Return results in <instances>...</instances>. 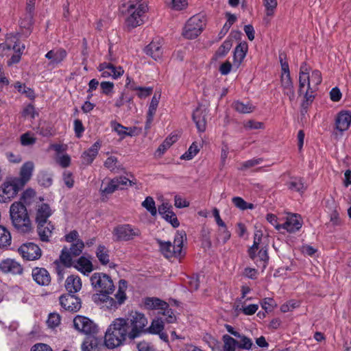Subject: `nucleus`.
Returning <instances> with one entry per match:
<instances>
[{
	"instance_id": "f257e3e1",
	"label": "nucleus",
	"mask_w": 351,
	"mask_h": 351,
	"mask_svg": "<svg viewBox=\"0 0 351 351\" xmlns=\"http://www.w3.org/2000/svg\"><path fill=\"white\" fill-rule=\"evenodd\" d=\"M145 315L138 311H132L125 318L115 319L107 328L104 344L110 349L123 344L127 337L134 339L138 337L147 325Z\"/></svg>"
},
{
	"instance_id": "f03ea898",
	"label": "nucleus",
	"mask_w": 351,
	"mask_h": 351,
	"mask_svg": "<svg viewBox=\"0 0 351 351\" xmlns=\"http://www.w3.org/2000/svg\"><path fill=\"white\" fill-rule=\"evenodd\" d=\"M322 81V77L319 71L314 70L309 74L307 64L304 62L302 64L299 72L298 93L304 97L301 104L302 109L306 110L312 104Z\"/></svg>"
},
{
	"instance_id": "7ed1b4c3",
	"label": "nucleus",
	"mask_w": 351,
	"mask_h": 351,
	"mask_svg": "<svg viewBox=\"0 0 351 351\" xmlns=\"http://www.w3.org/2000/svg\"><path fill=\"white\" fill-rule=\"evenodd\" d=\"M147 10V0H134L130 1L125 12V27L128 30H131L142 25L145 23V14Z\"/></svg>"
},
{
	"instance_id": "20e7f679",
	"label": "nucleus",
	"mask_w": 351,
	"mask_h": 351,
	"mask_svg": "<svg viewBox=\"0 0 351 351\" xmlns=\"http://www.w3.org/2000/svg\"><path fill=\"white\" fill-rule=\"evenodd\" d=\"M126 289L127 282L124 280H121L119 281V289L114 295L115 299L109 295L110 293H101L93 295L92 300L102 308L115 310L125 301Z\"/></svg>"
},
{
	"instance_id": "39448f33",
	"label": "nucleus",
	"mask_w": 351,
	"mask_h": 351,
	"mask_svg": "<svg viewBox=\"0 0 351 351\" xmlns=\"http://www.w3.org/2000/svg\"><path fill=\"white\" fill-rule=\"evenodd\" d=\"M10 214L14 226L19 232L26 233L31 230L32 223L27 209L22 203H13L10 206Z\"/></svg>"
},
{
	"instance_id": "423d86ee",
	"label": "nucleus",
	"mask_w": 351,
	"mask_h": 351,
	"mask_svg": "<svg viewBox=\"0 0 351 351\" xmlns=\"http://www.w3.org/2000/svg\"><path fill=\"white\" fill-rule=\"evenodd\" d=\"M25 45L21 43L19 39L14 36H8L3 43L0 44V56H8L13 51L10 59L8 61V66L18 63L21 57Z\"/></svg>"
},
{
	"instance_id": "0eeeda50",
	"label": "nucleus",
	"mask_w": 351,
	"mask_h": 351,
	"mask_svg": "<svg viewBox=\"0 0 351 351\" xmlns=\"http://www.w3.org/2000/svg\"><path fill=\"white\" fill-rule=\"evenodd\" d=\"M186 234L183 232H178L175 237L173 244L170 241H158L161 253L167 258L172 257H180L182 255V250L184 240Z\"/></svg>"
},
{
	"instance_id": "6e6552de",
	"label": "nucleus",
	"mask_w": 351,
	"mask_h": 351,
	"mask_svg": "<svg viewBox=\"0 0 351 351\" xmlns=\"http://www.w3.org/2000/svg\"><path fill=\"white\" fill-rule=\"evenodd\" d=\"M206 25V20L202 14H196L186 22L182 35L188 39H194L198 36Z\"/></svg>"
},
{
	"instance_id": "1a4fd4ad",
	"label": "nucleus",
	"mask_w": 351,
	"mask_h": 351,
	"mask_svg": "<svg viewBox=\"0 0 351 351\" xmlns=\"http://www.w3.org/2000/svg\"><path fill=\"white\" fill-rule=\"evenodd\" d=\"M114 240L117 241H128L141 235V231L130 224H123L115 227L112 232Z\"/></svg>"
},
{
	"instance_id": "9d476101",
	"label": "nucleus",
	"mask_w": 351,
	"mask_h": 351,
	"mask_svg": "<svg viewBox=\"0 0 351 351\" xmlns=\"http://www.w3.org/2000/svg\"><path fill=\"white\" fill-rule=\"evenodd\" d=\"M92 286L99 291V293H112L114 291V284L111 278L103 273H95L90 277Z\"/></svg>"
},
{
	"instance_id": "9b49d317",
	"label": "nucleus",
	"mask_w": 351,
	"mask_h": 351,
	"mask_svg": "<svg viewBox=\"0 0 351 351\" xmlns=\"http://www.w3.org/2000/svg\"><path fill=\"white\" fill-rule=\"evenodd\" d=\"M23 188L14 178L7 180L0 187V202H5L11 199Z\"/></svg>"
},
{
	"instance_id": "f8f14e48",
	"label": "nucleus",
	"mask_w": 351,
	"mask_h": 351,
	"mask_svg": "<svg viewBox=\"0 0 351 351\" xmlns=\"http://www.w3.org/2000/svg\"><path fill=\"white\" fill-rule=\"evenodd\" d=\"M73 326L78 332L88 336L97 331V325L91 319L82 315H77L73 319Z\"/></svg>"
},
{
	"instance_id": "ddd939ff",
	"label": "nucleus",
	"mask_w": 351,
	"mask_h": 351,
	"mask_svg": "<svg viewBox=\"0 0 351 351\" xmlns=\"http://www.w3.org/2000/svg\"><path fill=\"white\" fill-rule=\"evenodd\" d=\"M18 251L22 257L27 261L38 260L42 255L40 248L34 243H26L21 245Z\"/></svg>"
},
{
	"instance_id": "4468645a",
	"label": "nucleus",
	"mask_w": 351,
	"mask_h": 351,
	"mask_svg": "<svg viewBox=\"0 0 351 351\" xmlns=\"http://www.w3.org/2000/svg\"><path fill=\"white\" fill-rule=\"evenodd\" d=\"M60 303L64 309L71 312H76L81 307V302L80 298L71 293H68L60 296Z\"/></svg>"
},
{
	"instance_id": "2eb2a0df",
	"label": "nucleus",
	"mask_w": 351,
	"mask_h": 351,
	"mask_svg": "<svg viewBox=\"0 0 351 351\" xmlns=\"http://www.w3.org/2000/svg\"><path fill=\"white\" fill-rule=\"evenodd\" d=\"M248 254L250 258L254 262L257 267L263 270L265 269L269 260L267 248H258V250H248Z\"/></svg>"
},
{
	"instance_id": "dca6fc26",
	"label": "nucleus",
	"mask_w": 351,
	"mask_h": 351,
	"mask_svg": "<svg viewBox=\"0 0 351 351\" xmlns=\"http://www.w3.org/2000/svg\"><path fill=\"white\" fill-rule=\"evenodd\" d=\"M97 69L101 73V77H111L113 79H117L124 73L123 69L121 66L117 67L108 62L100 64Z\"/></svg>"
},
{
	"instance_id": "f3484780",
	"label": "nucleus",
	"mask_w": 351,
	"mask_h": 351,
	"mask_svg": "<svg viewBox=\"0 0 351 351\" xmlns=\"http://www.w3.org/2000/svg\"><path fill=\"white\" fill-rule=\"evenodd\" d=\"M34 164L32 161H27L23 163L19 171V177L14 178L17 180L19 185H25L30 180L34 171Z\"/></svg>"
},
{
	"instance_id": "a211bd4d",
	"label": "nucleus",
	"mask_w": 351,
	"mask_h": 351,
	"mask_svg": "<svg viewBox=\"0 0 351 351\" xmlns=\"http://www.w3.org/2000/svg\"><path fill=\"white\" fill-rule=\"evenodd\" d=\"M158 213L162 217L168 222H169L173 227L177 228L179 226L180 223L176 214L172 210V206L167 202H163L158 207Z\"/></svg>"
},
{
	"instance_id": "6ab92c4d",
	"label": "nucleus",
	"mask_w": 351,
	"mask_h": 351,
	"mask_svg": "<svg viewBox=\"0 0 351 351\" xmlns=\"http://www.w3.org/2000/svg\"><path fill=\"white\" fill-rule=\"evenodd\" d=\"M164 322L161 319H154L151 325L147 329H144V332L148 331L151 334L158 335L161 340L164 342L168 343V335L164 332Z\"/></svg>"
},
{
	"instance_id": "aec40b11",
	"label": "nucleus",
	"mask_w": 351,
	"mask_h": 351,
	"mask_svg": "<svg viewBox=\"0 0 351 351\" xmlns=\"http://www.w3.org/2000/svg\"><path fill=\"white\" fill-rule=\"evenodd\" d=\"M302 226V221L300 215L292 214L288 215L286 221L281 225V229L292 233L299 230Z\"/></svg>"
},
{
	"instance_id": "412c9836",
	"label": "nucleus",
	"mask_w": 351,
	"mask_h": 351,
	"mask_svg": "<svg viewBox=\"0 0 351 351\" xmlns=\"http://www.w3.org/2000/svg\"><path fill=\"white\" fill-rule=\"evenodd\" d=\"M34 280L42 286H47L51 282V276L48 271L45 268L35 267L32 272Z\"/></svg>"
},
{
	"instance_id": "4be33fe9",
	"label": "nucleus",
	"mask_w": 351,
	"mask_h": 351,
	"mask_svg": "<svg viewBox=\"0 0 351 351\" xmlns=\"http://www.w3.org/2000/svg\"><path fill=\"white\" fill-rule=\"evenodd\" d=\"M0 269L4 273L21 274L23 272L21 265L14 259L8 258L0 263Z\"/></svg>"
},
{
	"instance_id": "5701e85b",
	"label": "nucleus",
	"mask_w": 351,
	"mask_h": 351,
	"mask_svg": "<svg viewBox=\"0 0 351 351\" xmlns=\"http://www.w3.org/2000/svg\"><path fill=\"white\" fill-rule=\"evenodd\" d=\"M145 51L155 60H160L162 56V40L160 38L154 40L145 47Z\"/></svg>"
},
{
	"instance_id": "b1692460",
	"label": "nucleus",
	"mask_w": 351,
	"mask_h": 351,
	"mask_svg": "<svg viewBox=\"0 0 351 351\" xmlns=\"http://www.w3.org/2000/svg\"><path fill=\"white\" fill-rule=\"evenodd\" d=\"M64 286L69 293L74 294L81 290L82 280L77 275L71 274L66 278Z\"/></svg>"
},
{
	"instance_id": "393cba45",
	"label": "nucleus",
	"mask_w": 351,
	"mask_h": 351,
	"mask_svg": "<svg viewBox=\"0 0 351 351\" xmlns=\"http://www.w3.org/2000/svg\"><path fill=\"white\" fill-rule=\"evenodd\" d=\"M351 124V114L348 111L340 112L335 119L336 128L340 132L346 131Z\"/></svg>"
},
{
	"instance_id": "a878e982",
	"label": "nucleus",
	"mask_w": 351,
	"mask_h": 351,
	"mask_svg": "<svg viewBox=\"0 0 351 351\" xmlns=\"http://www.w3.org/2000/svg\"><path fill=\"white\" fill-rule=\"evenodd\" d=\"M206 110L202 106L197 107L193 113V119L199 132H204L206 127Z\"/></svg>"
},
{
	"instance_id": "bb28decb",
	"label": "nucleus",
	"mask_w": 351,
	"mask_h": 351,
	"mask_svg": "<svg viewBox=\"0 0 351 351\" xmlns=\"http://www.w3.org/2000/svg\"><path fill=\"white\" fill-rule=\"evenodd\" d=\"M37 223V232L40 239L43 242L49 241V239L52 235V232L54 230L53 225L50 221Z\"/></svg>"
},
{
	"instance_id": "cd10ccee",
	"label": "nucleus",
	"mask_w": 351,
	"mask_h": 351,
	"mask_svg": "<svg viewBox=\"0 0 351 351\" xmlns=\"http://www.w3.org/2000/svg\"><path fill=\"white\" fill-rule=\"evenodd\" d=\"M281 87L285 95H286L291 101L295 98V91L293 84L290 74L281 75Z\"/></svg>"
},
{
	"instance_id": "c85d7f7f",
	"label": "nucleus",
	"mask_w": 351,
	"mask_h": 351,
	"mask_svg": "<svg viewBox=\"0 0 351 351\" xmlns=\"http://www.w3.org/2000/svg\"><path fill=\"white\" fill-rule=\"evenodd\" d=\"M66 56V51L62 49H53L48 51L45 58L50 60L49 64L52 65L60 64Z\"/></svg>"
},
{
	"instance_id": "c756f323",
	"label": "nucleus",
	"mask_w": 351,
	"mask_h": 351,
	"mask_svg": "<svg viewBox=\"0 0 351 351\" xmlns=\"http://www.w3.org/2000/svg\"><path fill=\"white\" fill-rule=\"evenodd\" d=\"M73 267L84 275H88L93 270L92 262L84 256H81L74 261Z\"/></svg>"
},
{
	"instance_id": "7c9ffc66",
	"label": "nucleus",
	"mask_w": 351,
	"mask_h": 351,
	"mask_svg": "<svg viewBox=\"0 0 351 351\" xmlns=\"http://www.w3.org/2000/svg\"><path fill=\"white\" fill-rule=\"evenodd\" d=\"M160 100V95H157L155 94L152 99V101L149 104L147 114V120L145 123V129L148 130L151 128V125L154 120V117L156 114L158 104Z\"/></svg>"
},
{
	"instance_id": "2f4dec72",
	"label": "nucleus",
	"mask_w": 351,
	"mask_h": 351,
	"mask_svg": "<svg viewBox=\"0 0 351 351\" xmlns=\"http://www.w3.org/2000/svg\"><path fill=\"white\" fill-rule=\"evenodd\" d=\"M247 51V45L245 43L239 44L234 51L233 66L239 68L244 60Z\"/></svg>"
},
{
	"instance_id": "473e14b6",
	"label": "nucleus",
	"mask_w": 351,
	"mask_h": 351,
	"mask_svg": "<svg viewBox=\"0 0 351 351\" xmlns=\"http://www.w3.org/2000/svg\"><path fill=\"white\" fill-rule=\"evenodd\" d=\"M100 147L101 142L100 141H97L88 150L82 154L83 162L86 165L91 164L98 154Z\"/></svg>"
},
{
	"instance_id": "72a5a7b5",
	"label": "nucleus",
	"mask_w": 351,
	"mask_h": 351,
	"mask_svg": "<svg viewBox=\"0 0 351 351\" xmlns=\"http://www.w3.org/2000/svg\"><path fill=\"white\" fill-rule=\"evenodd\" d=\"M52 210L47 204H41L38 206L36 214V221L37 223L48 222L47 219L51 215Z\"/></svg>"
},
{
	"instance_id": "f704fd0d",
	"label": "nucleus",
	"mask_w": 351,
	"mask_h": 351,
	"mask_svg": "<svg viewBox=\"0 0 351 351\" xmlns=\"http://www.w3.org/2000/svg\"><path fill=\"white\" fill-rule=\"evenodd\" d=\"M101 341L93 335L88 336L82 343V351H99Z\"/></svg>"
},
{
	"instance_id": "c9c22d12",
	"label": "nucleus",
	"mask_w": 351,
	"mask_h": 351,
	"mask_svg": "<svg viewBox=\"0 0 351 351\" xmlns=\"http://www.w3.org/2000/svg\"><path fill=\"white\" fill-rule=\"evenodd\" d=\"M143 306L148 310H160L168 307V304L158 298H146L143 300Z\"/></svg>"
},
{
	"instance_id": "e433bc0d",
	"label": "nucleus",
	"mask_w": 351,
	"mask_h": 351,
	"mask_svg": "<svg viewBox=\"0 0 351 351\" xmlns=\"http://www.w3.org/2000/svg\"><path fill=\"white\" fill-rule=\"evenodd\" d=\"M95 254L101 265H106L110 263V252L106 246L103 245H98Z\"/></svg>"
},
{
	"instance_id": "4c0bfd02",
	"label": "nucleus",
	"mask_w": 351,
	"mask_h": 351,
	"mask_svg": "<svg viewBox=\"0 0 351 351\" xmlns=\"http://www.w3.org/2000/svg\"><path fill=\"white\" fill-rule=\"evenodd\" d=\"M71 256V251L69 252L67 248L64 247L62 250L59 261H56L54 263L57 265L58 267L60 263L66 267L73 266L74 262L72 261Z\"/></svg>"
},
{
	"instance_id": "58836bf2",
	"label": "nucleus",
	"mask_w": 351,
	"mask_h": 351,
	"mask_svg": "<svg viewBox=\"0 0 351 351\" xmlns=\"http://www.w3.org/2000/svg\"><path fill=\"white\" fill-rule=\"evenodd\" d=\"M232 106L237 112L243 114L252 112L255 109V106L248 101L244 103L237 101L233 103Z\"/></svg>"
},
{
	"instance_id": "ea45409f",
	"label": "nucleus",
	"mask_w": 351,
	"mask_h": 351,
	"mask_svg": "<svg viewBox=\"0 0 351 351\" xmlns=\"http://www.w3.org/2000/svg\"><path fill=\"white\" fill-rule=\"evenodd\" d=\"M104 167L112 172L119 173L122 169L121 164L117 158L114 156H110L104 162Z\"/></svg>"
},
{
	"instance_id": "a19ab883",
	"label": "nucleus",
	"mask_w": 351,
	"mask_h": 351,
	"mask_svg": "<svg viewBox=\"0 0 351 351\" xmlns=\"http://www.w3.org/2000/svg\"><path fill=\"white\" fill-rule=\"evenodd\" d=\"M223 342V351H235L238 348L237 340L228 335L222 337Z\"/></svg>"
},
{
	"instance_id": "79ce46f5",
	"label": "nucleus",
	"mask_w": 351,
	"mask_h": 351,
	"mask_svg": "<svg viewBox=\"0 0 351 351\" xmlns=\"http://www.w3.org/2000/svg\"><path fill=\"white\" fill-rule=\"evenodd\" d=\"M238 348L241 350H251L254 347L252 340L247 336L240 334L237 337Z\"/></svg>"
},
{
	"instance_id": "37998d69",
	"label": "nucleus",
	"mask_w": 351,
	"mask_h": 351,
	"mask_svg": "<svg viewBox=\"0 0 351 351\" xmlns=\"http://www.w3.org/2000/svg\"><path fill=\"white\" fill-rule=\"evenodd\" d=\"M232 46V39H226L218 48L215 52V56L217 58H221L226 56Z\"/></svg>"
},
{
	"instance_id": "c03bdc74",
	"label": "nucleus",
	"mask_w": 351,
	"mask_h": 351,
	"mask_svg": "<svg viewBox=\"0 0 351 351\" xmlns=\"http://www.w3.org/2000/svg\"><path fill=\"white\" fill-rule=\"evenodd\" d=\"M258 248H267L265 243L263 241V232L261 230H256L254 236V243L249 250L252 251L258 250Z\"/></svg>"
},
{
	"instance_id": "a18cd8bd",
	"label": "nucleus",
	"mask_w": 351,
	"mask_h": 351,
	"mask_svg": "<svg viewBox=\"0 0 351 351\" xmlns=\"http://www.w3.org/2000/svg\"><path fill=\"white\" fill-rule=\"evenodd\" d=\"M11 243V235L10 232L3 226H0V247L10 245Z\"/></svg>"
},
{
	"instance_id": "49530a36",
	"label": "nucleus",
	"mask_w": 351,
	"mask_h": 351,
	"mask_svg": "<svg viewBox=\"0 0 351 351\" xmlns=\"http://www.w3.org/2000/svg\"><path fill=\"white\" fill-rule=\"evenodd\" d=\"M289 189L291 191L302 193L306 190V186L301 178H294L289 182Z\"/></svg>"
},
{
	"instance_id": "de8ad7c7",
	"label": "nucleus",
	"mask_w": 351,
	"mask_h": 351,
	"mask_svg": "<svg viewBox=\"0 0 351 351\" xmlns=\"http://www.w3.org/2000/svg\"><path fill=\"white\" fill-rule=\"evenodd\" d=\"M37 178L38 183L45 187H49L52 184L51 175L45 171H40Z\"/></svg>"
},
{
	"instance_id": "09e8293b",
	"label": "nucleus",
	"mask_w": 351,
	"mask_h": 351,
	"mask_svg": "<svg viewBox=\"0 0 351 351\" xmlns=\"http://www.w3.org/2000/svg\"><path fill=\"white\" fill-rule=\"evenodd\" d=\"M142 206L145 208L152 216H156L157 214V209L155 205L154 199L148 196L142 202Z\"/></svg>"
},
{
	"instance_id": "8fccbe9b",
	"label": "nucleus",
	"mask_w": 351,
	"mask_h": 351,
	"mask_svg": "<svg viewBox=\"0 0 351 351\" xmlns=\"http://www.w3.org/2000/svg\"><path fill=\"white\" fill-rule=\"evenodd\" d=\"M34 14L25 12L20 19V26L22 28L29 29L33 24Z\"/></svg>"
},
{
	"instance_id": "3c124183",
	"label": "nucleus",
	"mask_w": 351,
	"mask_h": 351,
	"mask_svg": "<svg viewBox=\"0 0 351 351\" xmlns=\"http://www.w3.org/2000/svg\"><path fill=\"white\" fill-rule=\"evenodd\" d=\"M234 205L241 209V210H247V209H253L254 208V204L246 202L243 198L240 197H234L232 199Z\"/></svg>"
},
{
	"instance_id": "603ef678",
	"label": "nucleus",
	"mask_w": 351,
	"mask_h": 351,
	"mask_svg": "<svg viewBox=\"0 0 351 351\" xmlns=\"http://www.w3.org/2000/svg\"><path fill=\"white\" fill-rule=\"evenodd\" d=\"M126 85L128 87H130V88L134 90H137V95L140 98L146 97L148 95H151V93H152V88L149 87H141L134 85H130V82H127Z\"/></svg>"
},
{
	"instance_id": "864d4df0",
	"label": "nucleus",
	"mask_w": 351,
	"mask_h": 351,
	"mask_svg": "<svg viewBox=\"0 0 351 351\" xmlns=\"http://www.w3.org/2000/svg\"><path fill=\"white\" fill-rule=\"evenodd\" d=\"M116 190H118V186L115 184L114 179L110 180L106 184L103 182L100 189L103 194H111Z\"/></svg>"
},
{
	"instance_id": "5fc2aeb1",
	"label": "nucleus",
	"mask_w": 351,
	"mask_h": 351,
	"mask_svg": "<svg viewBox=\"0 0 351 351\" xmlns=\"http://www.w3.org/2000/svg\"><path fill=\"white\" fill-rule=\"evenodd\" d=\"M14 87L18 90V91L22 94H25L26 97L29 98L30 99H34L35 97L34 92L30 88L26 87L24 84H21L19 82H17L14 84Z\"/></svg>"
},
{
	"instance_id": "6e6d98bb",
	"label": "nucleus",
	"mask_w": 351,
	"mask_h": 351,
	"mask_svg": "<svg viewBox=\"0 0 351 351\" xmlns=\"http://www.w3.org/2000/svg\"><path fill=\"white\" fill-rule=\"evenodd\" d=\"M199 148L195 143H193L189 149L181 156L183 160H191L199 152Z\"/></svg>"
},
{
	"instance_id": "4d7b16f0",
	"label": "nucleus",
	"mask_w": 351,
	"mask_h": 351,
	"mask_svg": "<svg viewBox=\"0 0 351 351\" xmlns=\"http://www.w3.org/2000/svg\"><path fill=\"white\" fill-rule=\"evenodd\" d=\"M243 125L246 130H259L264 128L263 123L252 119L244 121Z\"/></svg>"
},
{
	"instance_id": "13d9d810",
	"label": "nucleus",
	"mask_w": 351,
	"mask_h": 351,
	"mask_svg": "<svg viewBox=\"0 0 351 351\" xmlns=\"http://www.w3.org/2000/svg\"><path fill=\"white\" fill-rule=\"evenodd\" d=\"M84 243L82 240H77L75 243H73L70 247L71 254L73 256L80 255L84 247Z\"/></svg>"
},
{
	"instance_id": "bf43d9fd",
	"label": "nucleus",
	"mask_w": 351,
	"mask_h": 351,
	"mask_svg": "<svg viewBox=\"0 0 351 351\" xmlns=\"http://www.w3.org/2000/svg\"><path fill=\"white\" fill-rule=\"evenodd\" d=\"M165 2L169 6L177 10H182L188 5L186 0H165Z\"/></svg>"
},
{
	"instance_id": "052dcab7",
	"label": "nucleus",
	"mask_w": 351,
	"mask_h": 351,
	"mask_svg": "<svg viewBox=\"0 0 351 351\" xmlns=\"http://www.w3.org/2000/svg\"><path fill=\"white\" fill-rule=\"evenodd\" d=\"M264 6L265 8L266 14L267 16H273L274 11L277 7V0H263Z\"/></svg>"
},
{
	"instance_id": "680f3d73",
	"label": "nucleus",
	"mask_w": 351,
	"mask_h": 351,
	"mask_svg": "<svg viewBox=\"0 0 351 351\" xmlns=\"http://www.w3.org/2000/svg\"><path fill=\"white\" fill-rule=\"evenodd\" d=\"M56 161L62 168H66L71 164V157L66 154L58 155Z\"/></svg>"
},
{
	"instance_id": "e2e57ef3",
	"label": "nucleus",
	"mask_w": 351,
	"mask_h": 351,
	"mask_svg": "<svg viewBox=\"0 0 351 351\" xmlns=\"http://www.w3.org/2000/svg\"><path fill=\"white\" fill-rule=\"evenodd\" d=\"M21 143L24 146L32 145L36 143V138L30 132H26L21 135Z\"/></svg>"
},
{
	"instance_id": "0e129e2a",
	"label": "nucleus",
	"mask_w": 351,
	"mask_h": 351,
	"mask_svg": "<svg viewBox=\"0 0 351 351\" xmlns=\"http://www.w3.org/2000/svg\"><path fill=\"white\" fill-rule=\"evenodd\" d=\"M127 102L129 104V108L131 109L132 106H134V103H133V101H132V98L131 97H129V96H127L125 95L124 93H121V96L119 97V98H118L115 102V106L117 107H121L123 105H124V104Z\"/></svg>"
},
{
	"instance_id": "69168bd1",
	"label": "nucleus",
	"mask_w": 351,
	"mask_h": 351,
	"mask_svg": "<svg viewBox=\"0 0 351 351\" xmlns=\"http://www.w3.org/2000/svg\"><path fill=\"white\" fill-rule=\"evenodd\" d=\"M38 115V112L36 111L35 108L32 105L29 104L25 106L22 111V116L25 118L34 119Z\"/></svg>"
},
{
	"instance_id": "338daca9",
	"label": "nucleus",
	"mask_w": 351,
	"mask_h": 351,
	"mask_svg": "<svg viewBox=\"0 0 351 351\" xmlns=\"http://www.w3.org/2000/svg\"><path fill=\"white\" fill-rule=\"evenodd\" d=\"M176 138L177 137L175 136L166 138L163 143L158 147L157 152H159V154H163L165 150H167L171 144L176 141Z\"/></svg>"
},
{
	"instance_id": "774afa93",
	"label": "nucleus",
	"mask_w": 351,
	"mask_h": 351,
	"mask_svg": "<svg viewBox=\"0 0 351 351\" xmlns=\"http://www.w3.org/2000/svg\"><path fill=\"white\" fill-rule=\"evenodd\" d=\"M35 197V191L32 189H27L23 192L22 199L26 204H30Z\"/></svg>"
}]
</instances>
